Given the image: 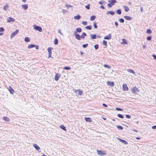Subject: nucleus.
<instances>
[{
    "instance_id": "603ef678",
    "label": "nucleus",
    "mask_w": 156,
    "mask_h": 156,
    "mask_svg": "<svg viewBox=\"0 0 156 156\" xmlns=\"http://www.w3.org/2000/svg\"><path fill=\"white\" fill-rule=\"evenodd\" d=\"M151 38L150 36H148L147 37V39L148 41H150L151 39Z\"/></svg>"
},
{
    "instance_id": "39448f33",
    "label": "nucleus",
    "mask_w": 156,
    "mask_h": 156,
    "mask_svg": "<svg viewBox=\"0 0 156 156\" xmlns=\"http://www.w3.org/2000/svg\"><path fill=\"white\" fill-rule=\"evenodd\" d=\"M73 90H74V92L76 93V96H80L82 95V94L83 93V91L80 90V89H78L77 90L74 89Z\"/></svg>"
},
{
    "instance_id": "6e6552de",
    "label": "nucleus",
    "mask_w": 156,
    "mask_h": 156,
    "mask_svg": "<svg viewBox=\"0 0 156 156\" xmlns=\"http://www.w3.org/2000/svg\"><path fill=\"white\" fill-rule=\"evenodd\" d=\"M15 20L13 18L11 17H8L7 18V22L8 23H10L11 22H14Z\"/></svg>"
},
{
    "instance_id": "ddd939ff",
    "label": "nucleus",
    "mask_w": 156,
    "mask_h": 156,
    "mask_svg": "<svg viewBox=\"0 0 156 156\" xmlns=\"http://www.w3.org/2000/svg\"><path fill=\"white\" fill-rule=\"evenodd\" d=\"M21 7L24 10H26L28 9V5L27 4H23L21 5Z\"/></svg>"
},
{
    "instance_id": "c756f323",
    "label": "nucleus",
    "mask_w": 156,
    "mask_h": 156,
    "mask_svg": "<svg viewBox=\"0 0 156 156\" xmlns=\"http://www.w3.org/2000/svg\"><path fill=\"white\" fill-rule=\"evenodd\" d=\"M52 48H48V54H51V49Z\"/></svg>"
},
{
    "instance_id": "473e14b6",
    "label": "nucleus",
    "mask_w": 156,
    "mask_h": 156,
    "mask_svg": "<svg viewBox=\"0 0 156 156\" xmlns=\"http://www.w3.org/2000/svg\"><path fill=\"white\" fill-rule=\"evenodd\" d=\"M116 127L119 130H122L123 129V127L122 126H117Z\"/></svg>"
},
{
    "instance_id": "dca6fc26",
    "label": "nucleus",
    "mask_w": 156,
    "mask_h": 156,
    "mask_svg": "<svg viewBox=\"0 0 156 156\" xmlns=\"http://www.w3.org/2000/svg\"><path fill=\"white\" fill-rule=\"evenodd\" d=\"M107 84L111 87H113L114 86V83L112 82L108 81Z\"/></svg>"
},
{
    "instance_id": "bb28decb",
    "label": "nucleus",
    "mask_w": 156,
    "mask_h": 156,
    "mask_svg": "<svg viewBox=\"0 0 156 156\" xmlns=\"http://www.w3.org/2000/svg\"><path fill=\"white\" fill-rule=\"evenodd\" d=\"M90 36L92 39H95L96 38V35L95 34H90Z\"/></svg>"
},
{
    "instance_id": "2eb2a0df",
    "label": "nucleus",
    "mask_w": 156,
    "mask_h": 156,
    "mask_svg": "<svg viewBox=\"0 0 156 156\" xmlns=\"http://www.w3.org/2000/svg\"><path fill=\"white\" fill-rule=\"evenodd\" d=\"M111 38V34H109L108 35L105 36L104 37V39H110Z\"/></svg>"
},
{
    "instance_id": "aec40b11",
    "label": "nucleus",
    "mask_w": 156,
    "mask_h": 156,
    "mask_svg": "<svg viewBox=\"0 0 156 156\" xmlns=\"http://www.w3.org/2000/svg\"><path fill=\"white\" fill-rule=\"evenodd\" d=\"M87 36V34L86 33L83 32L82 33V35L81 36V37L82 39H84L85 36Z\"/></svg>"
},
{
    "instance_id": "6ab92c4d",
    "label": "nucleus",
    "mask_w": 156,
    "mask_h": 156,
    "mask_svg": "<svg viewBox=\"0 0 156 156\" xmlns=\"http://www.w3.org/2000/svg\"><path fill=\"white\" fill-rule=\"evenodd\" d=\"M75 37L78 40H81V36L78 34H76Z\"/></svg>"
},
{
    "instance_id": "69168bd1",
    "label": "nucleus",
    "mask_w": 156,
    "mask_h": 156,
    "mask_svg": "<svg viewBox=\"0 0 156 156\" xmlns=\"http://www.w3.org/2000/svg\"><path fill=\"white\" fill-rule=\"evenodd\" d=\"M153 57L154 59H156V56L155 55H153Z\"/></svg>"
},
{
    "instance_id": "f704fd0d",
    "label": "nucleus",
    "mask_w": 156,
    "mask_h": 156,
    "mask_svg": "<svg viewBox=\"0 0 156 156\" xmlns=\"http://www.w3.org/2000/svg\"><path fill=\"white\" fill-rule=\"evenodd\" d=\"M36 149V150L38 151L39 152H41V151H40V147H34Z\"/></svg>"
},
{
    "instance_id": "864d4df0",
    "label": "nucleus",
    "mask_w": 156,
    "mask_h": 156,
    "mask_svg": "<svg viewBox=\"0 0 156 156\" xmlns=\"http://www.w3.org/2000/svg\"><path fill=\"white\" fill-rule=\"evenodd\" d=\"M99 3L100 4H102L103 3V2L101 0L99 2Z\"/></svg>"
},
{
    "instance_id": "13d9d810",
    "label": "nucleus",
    "mask_w": 156,
    "mask_h": 156,
    "mask_svg": "<svg viewBox=\"0 0 156 156\" xmlns=\"http://www.w3.org/2000/svg\"><path fill=\"white\" fill-rule=\"evenodd\" d=\"M152 129H155L156 128V126H152Z\"/></svg>"
},
{
    "instance_id": "3c124183",
    "label": "nucleus",
    "mask_w": 156,
    "mask_h": 156,
    "mask_svg": "<svg viewBox=\"0 0 156 156\" xmlns=\"http://www.w3.org/2000/svg\"><path fill=\"white\" fill-rule=\"evenodd\" d=\"M4 31V29L3 27L0 28V32H3Z\"/></svg>"
},
{
    "instance_id": "f8f14e48",
    "label": "nucleus",
    "mask_w": 156,
    "mask_h": 156,
    "mask_svg": "<svg viewBox=\"0 0 156 156\" xmlns=\"http://www.w3.org/2000/svg\"><path fill=\"white\" fill-rule=\"evenodd\" d=\"M8 89L11 94H13L14 92V90L10 86L8 88Z\"/></svg>"
},
{
    "instance_id": "5701e85b",
    "label": "nucleus",
    "mask_w": 156,
    "mask_h": 156,
    "mask_svg": "<svg viewBox=\"0 0 156 156\" xmlns=\"http://www.w3.org/2000/svg\"><path fill=\"white\" fill-rule=\"evenodd\" d=\"M107 14H110L111 15L113 16V15H114L115 12H112L111 11H107Z\"/></svg>"
},
{
    "instance_id": "4c0bfd02",
    "label": "nucleus",
    "mask_w": 156,
    "mask_h": 156,
    "mask_svg": "<svg viewBox=\"0 0 156 156\" xmlns=\"http://www.w3.org/2000/svg\"><path fill=\"white\" fill-rule=\"evenodd\" d=\"M117 116L119 118L122 119H123L124 118L123 116L122 115L120 114H118L117 115Z\"/></svg>"
},
{
    "instance_id": "49530a36",
    "label": "nucleus",
    "mask_w": 156,
    "mask_h": 156,
    "mask_svg": "<svg viewBox=\"0 0 156 156\" xmlns=\"http://www.w3.org/2000/svg\"><path fill=\"white\" fill-rule=\"evenodd\" d=\"M94 27L95 28H98V27L96 24V23H94Z\"/></svg>"
},
{
    "instance_id": "2f4dec72",
    "label": "nucleus",
    "mask_w": 156,
    "mask_h": 156,
    "mask_svg": "<svg viewBox=\"0 0 156 156\" xmlns=\"http://www.w3.org/2000/svg\"><path fill=\"white\" fill-rule=\"evenodd\" d=\"M60 128L62 129L63 130L66 131V129L65 127L63 125H61L60 126Z\"/></svg>"
},
{
    "instance_id": "09e8293b",
    "label": "nucleus",
    "mask_w": 156,
    "mask_h": 156,
    "mask_svg": "<svg viewBox=\"0 0 156 156\" xmlns=\"http://www.w3.org/2000/svg\"><path fill=\"white\" fill-rule=\"evenodd\" d=\"M104 66L105 67H107V68H108L109 69L110 68V66H109L107 65H106V64H104Z\"/></svg>"
},
{
    "instance_id": "c03bdc74",
    "label": "nucleus",
    "mask_w": 156,
    "mask_h": 156,
    "mask_svg": "<svg viewBox=\"0 0 156 156\" xmlns=\"http://www.w3.org/2000/svg\"><path fill=\"white\" fill-rule=\"evenodd\" d=\"M87 23L86 21H82V23L84 25H87Z\"/></svg>"
},
{
    "instance_id": "7c9ffc66",
    "label": "nucleus",
    "mask_w": 156,
    "mask_h": 156,
    "mask_svg": "<svg viewBox=\"0 0 156 156\" xmlns=\"http://www.w3.org/2000/svg\"><path fill=\"white\" fill-rule=\"evenodd\" d=\"M24 40L26 42H29L30 41V39L28 37H26L24 39Z\"/></svg>"
},
{
    "instance_id": "052dcab7",
    "label": "nucleus",
    "mask_w": 156,
    "mask_h": 156,
    "mask_svg": "<svg viewBox=\"0 0 156 156\" xmlns=\"http://www.w3.org/2000/svg\"><path fill=\"white\" fill-rule=\"evenodd\" d=\"M103 105L104 106V107H107V105L106 104H104V103H103Z\"/></svg>"
},
{
    "instance_id": "20e7f679",
    "label": "nucleus",
    "mask_w": 156,
    "mask_h": 156,
    "mask_svg": "<svg viewBox=\"0 0 156 156\" xmlns=\"http://www.w3.org/2000/svg\"><path fill=\"white\" fill-rule=\"evenodd\" d=\"M33 28L34 30H37L40 32H41L42 31V28L40 26L36 25H33Z\"/></svg>"
},
{
    "instance_id": "4468645a",
    "label": "nucleus",
    "mask_w": 156,
    "mask_h": 156,
    "mask_svg": "<svg viewBox=\"0 0 156 156\" xmlns=\"http://www.w3.org/2000/svg\"><path fill=\"white\" fill-rule=\"evenodd\" d=\"M9 8V6L7 4H6L5 5L3 6V9L5 11H7L8 10Z\"/></svg>"
},
{
    "instance_id": "5fc2aeb1",
    "label": "nucleus",
    "mask_w": 156,
    "mask_h": 156,
    "mask_svg": "<svg viewBox=\"0 0 156 156\" xmlns=\"http://www.w3.org/2000/svg\"><path fill=\"white\" fill-rule=\"evenodd\" d=\"M58 32L60 34H61L62 35H63V34L61 33V31L60 30H58Z\"/></svg>"
},
{
    "instance_id": "b1692460",
    "label": "nucleus",
    "mask_w": 156,
    "mask_h": 156,
    "mask_svg": "<svg viewBox=\"0 0 156 156\" xmlns=\"http://www.w3.org/2000/svg\"><path fill=\"white\" fill-rule=\"evenodd\" d=\"M81 18V17L80 16H79V15H78L77 16H75L74 17V18L75 19L77 20H79Z\"/></svg>"
},
{
    "instance_id": "a211bd4d",
    "label": "nucleus",
    "mask_w": 156,
    "mask_h": 156,
    "mask_svg": "<svg viewBox=\"0 0 156 156\" xmlns=\"http://www.w3.org/2000/svg\"><path fill=\"white\" fill-rule=\"evenodd\" d=\"M127 71L129 72H130L131 73H132L134 75L135 74V72L133 69H127Z\"/></svg>"
},
{
    "instance_id": "412c9836",
    "label": "nucleus",
    "mask_w": 156,
    "mask_h": 156,
    "mask_svg": "<svg viewBox=\"0 0 156 156\" xmlns=\"http://www.w3.org/2000/svg\"><path fill=\"white\" fill-rule=\"evenodd\" d=\"M124 17L126 20H130L132 19V18L131 17L129 16H124Z\"/></svg>"
},
{
    "instance_id": "0e129e2a",
    "label": "nucleus",
    "mask_w": 156,
    "mask_h": 156,
    "mask_svg": "<svg viewBox=\"0 0 156 156\" xmlns=\"http://www.w3.org/2000/svg\"><path fill=\"white\" fill-rule=\"evenodd\" d=\"M22 1L24 3H25L26 2L27 0H22Z\"/></svg>"
},
{
    "instance_id": "6e6d98bb",
    "label": "nucleus",
    "mask_w": 156,
    "mask_h": 156,
    "mask_svg": "<svg viewBox=\"0 0 156 156\" xmlns=\"http://www.w3.org/2000/svg\"><path fill=\"white\" fill-rule=\"evenodd\" d=\"M116 110H118V111H122V109H121V108H116Z\"/></svg>"
},
{
    "instance_id": "de8ad7c7",
    "label": "nucleus",
    "mask_w": 156,
    "mask_h": 156,
    "mask_svg": "<svg viewBox=\"0 0 156 156\" xmlns=\"http://www.w3.org/2000/svg\"><path fill=\"white\" fill-rule=\"evenodd\" d=\"M94 47L96 49H97L98 48V44H96L94 46Z\"/></svg>"
},
{
    "instance_id": "79ce46f5",
    "label": "nucleus",
    "mask_w": 156,
    "mask_h": 156,
    "mask_svg": "<svg viewBox=\"0 0 156 156\" xmlns=\"http://www.w3.org/2000/svg\"><path fill=\"white\" fill-rule=\"evenodd\" d=\"M70 69V67L67 66L64 67L63 68L64 69L69 70Z\"/></svg>"
},
{
    "instance_id": "a878e982",
    "label": "nucleus",
    "mask_w": 156,
    "mask_h": 156,
    "mask_svg": "<svg viewBox=\"0 0 156 156\" xmlns=\"http://www.w3.org/2000/svg\"><path fill=\"white\" fill-rule=\"evenodd\" d=\"M2 119L6 122H8L9 121V118L7 117H4L2 118Z\"/></svg>"
},
{
    "instance_id": "f03ea898",
    "label": "nucleus",
    "mask_w": 156,
    "mask_h": 156,
    "mask_svg": "<svg viewBox=\"0 0 156 156\" xmlns=\"http://www.w3.org/2000/svg\"><path fill=\"white\" fill-rule=\"evenodd\" d=\"M97 152L98 154L100 156H104L106 154V152L103 150H97Z\"/></svg>"
},
{
    "instance_id": "c9c22d12",
    "label": "nucleus",
    "mask_w": 156,
    "mask_h": 156,
    "mask_svg": "<svg viewBox=\"0 0 156 156\" xmlns=\"http://www.w3.org/2000/svg\"><path fill=\"white\" fill-rule=\"evenodd\" d=\"M147 33L148 34H151L152 33V31L150 29H148L147 30Z\"/></svg>"
},
{
    "instance_id": "1a4fd4ad",
    "label": "nucleus",
    "mask_w": 156,
    "mask_h": 156,
    "mask_svg": "<svg viewBox=\"0 0 156 156\" xmlns=\"http://www.w3.org/2000/svg\"><path fill=\"white\" fill-rule=\"evenodd\" d=\"M123 90L127 91L128 90V88L126 84H123L122 85Z\"/></svg>"
},
{
    "instance_id": "c85d7f7f",
    "label": "nucleus",
    "mask_w": 156,
    "mask_h": 156,
    "mask_svg": "<svg viewBox=\"0 0 156 156\" xmlns=\"http://www.w3.org/2000/svg\"><path fill=\"white\" fill-rule=\"evenodd\" d=\"M96 18V16H91L90 20L91 21H93Z\"/></svg>"
},
{
    "instance_id": "37998d69",
    "label": "nucleus",
    "mask_w": 156,
    "mask_h": 156,
    "mask_svg": "<svg viewBox=\"0 0 156 156\" xmlns=\"http://www.w3.org/2000/svg\"><path fill=\"white\" fill-rule=\"evenodd\" d=\"M65 7L67 8V9L69 8V7H72V6L70 5H68L67 4H66L65 5Z\"/></svg>"
},
{
    "instance_id": "4d7b16f0",
    "label": "nucleus",
    "mask_w": 156,
    "mask_h": 156,
    "mask_svg": "<svg viewBox=\"0 0 156 156\" xmlns=\"http://www.w3.org/2000/svg\"><path fill=\"white\" fill-rule=\"evenodd\" d=\"M115 26H116V27H117V26L118 25V23L117 22H115Z\"/></svg>"
},
{
    "instance_id": "0eeeda50",
    "label": "nucleus",
    "mask_w": 156,
    "mask_h": 156,
    "mask_svg": "<svg viewBox=\"0 0 156 156\" xmlns=\"http://www.w3.org/2000/svg\"><path fill=\"white\" fill-rule=\"evenodd\" d=\"M18 30H17L14 32L12 33L10 36L11 38H12L15 35H16L18 33Z\"/></svg>"
},
{
    "instance_id": "393cba45",
    "label": "nucleus",
    "mask_w": 156,
    "mask_h": 156,
    "mask_svg": "<svg viewBox=\"0 0 156 156\" xmlns=\"http://www.w3.org/2000/svg\"><path fill=\"white\" fill-rule=\"evenodd\" d=\"M123 7L125 9V11L126 12H127L129 11V9L127 6L124 5L123 6Z\"/></svg>"
},
{
    "instance_id": "9d476101",
    "label": "nucleus",
    "mask_w": 156,
    "mask_h": 156,
    "mask_svg": "<svg viewBox=\"0 0 156 156\" xmlns=\"http://www.w3.org/2000/svg\"><path fill=\"white\" fill-rule=\"evenodd\" d=\"M60 74H59L58 73H56L55 74V80L56 81L58 80L59 79V78L60 77Z\"/></svg>"
},
{
    "instance_id": "774afa93",
    "label": "nucleus",
    "mask_w": 156,
    "mask_h": 156,
    "mask_svg": "<svg viewBox=\"0 0 156 156\" xmlns=\"http://www.w3.org/2000/svg\"><path fill=\"white\" fill-rule=\"evenodd\" d=\"M133 130V131L136 132H137V131L136 130V129H134V130Z\"/></svg>"
},
{
    "instance_id": "a19ab883",
    "label": "nucleus",
    "mask_w": 156,
    "mask_h": 156,
    "mask_svg": "<svg viewBox=\"0 0 156 156\" xmlns=\"http://www.w3.org/2000/svg\"><path fill=\"white\" fill-rule=\"evenodd\" d=\"M86 29L91 30V26H87L85 27Z\"/></svg>"
},
{
    "instance_id": "338daca9",
    "label": "nucleus",
    "mask_w": 156,
    "mask_h": 156,
    "mask_svg": "<svg viewBox=\"0 0 156 156\" xmlns=\"http://www.w3.org/2000/svg\"><path fill=\"white\" fill-rule=\"evenodd\" d=\"M33 146H38L36 144H34L33 145Z\"/></svg>"
},
{
    "instance_id": "423d86ee",
    "label": "nucleus",
    "mask_w": 156,
    "mask_h": 156,
    "mask_svg": "<svg viewBox=\"0 0 156 156\" xmlns=\"http://www.w3.org/2000/svg\"><path fill=\"white\" fill-rule=\"evenodd\" d=\"M34 47H35L36 49H38V46H36L34 44H30L28 46V48L29 49L31 48Z\"/></svg>"
},
{
    "instance_id": "cd10ccee",
    "label": "nucleus",
    "mask_w": 156,
    "mask_h": 156,
    "mask_svg": "<svg viewBox=\"0 0 156 156\" xmlns=\"http://www.w3.org/2000/svg\"><path fill=\"white\" fill-rule=\"evenodd\" d=\"M76 30L78 33L81 32L82 31V29L80 27L77 28L76 29Z\"/></svg>"
},
{
    "instance_id": "a18cd8bd",
    "label": "nucleus",
    "mask_w": 156,
    "mask_h": 156,
    "mask_svg": "<svg viewBox=\"0 0 156 156\" xmlns=\"http://www.w3.org/2000/svg\"><path fill=\"white\" fill-rule=\"evenodd\" d=\"M88 45V44H83V45L82 47L83 48H85Z\"/></svg>"
},
{
    "instance_id": "f257e3e1",
    "label": "nucleus",
    "mask_w": 156,
    "mask_h": 156,
    "mask_svg": "<svg viewBox=\"0 0 156 156\" xmlns=\"http://www.w3.org/2000/svg\"><path fill=\"white\" fill-rule=\"evenodd\" d=\"M109 3L108 4V6L109 7H112L116 2V0H108V1Z\"/></svg>"
},
{
    "instance_id": "680f3d73",
    "label": "nucleus",
    "mask_w": 156,
    "mask_h": 156,
    "mask_svg": "<svg viewBox=\"0 0 156 156\" xmlns=\"http://www.w3.org/2000/svg\"><path fill=\"white\" fill-rule=\"evenodd\" d=\"M100 8L103 9H105V7H104L103 6V5H101V6L100 7Z\"/></svg>"
},
{
    "instance_id": "9b49d317",
    "label": "nucleus",
    "mask_w": 156,
    "mask_h": 156,
    "mask_svg": "<svg viewBox=\"0 0 156 156\" xmlns=\"http://www.w3.org/2000/svg\"><path fill=\"white\" fill-rule=\"evenodd\" d=\"M117 139L119 140L120 142H121L123 144H128L127 142L124 140L121 139L119 138H117Z\"/></svg>"
},
{
    "instance_id": "8fccbe9b",
    "label": "nucleus",
    "mask_w": 156,
    "mask_h": 156,
    "mask_svg": "<svg viewBox=\"0 0 156 156\" xmlns=\"http://www.w3.org/2000/svg\"><path fill=\"white\" fill-rule=\"evenodd\" d=\"M126 117L127 118L130 119L131 118V116L130 115H127L126 116Z\"/></svg>"
},
{
    "instance_id": "4be33fe9",
    "label": "nucleus",
    "mask_w": 156,
    "mask_h": 156,
    "mask_svg": "<svg viewBox=\"0 0 156 156\" xmlns=\"http://www.w3.org/2000/svg\"><path fill=\"white\" fill-rule=\"evenodd\" d=\"M84 119L86 122H91L92 121L91 119L90 118L85 117Z\"/></svg>"
},
{
    "instance_id": "bf43d9fd",
    "label": "nucleus",
    "mask_w": 156,
    "mask_h": 156,
    "mask_svg": "<svg viewBox=\"0 0 156 156\" xmlns=\"http://www.w3.org/2000/svg\"><path fill=\"white\" fill-rule=\"evenodd\" d=\"M86 8L88 9H90V6L89 5H87L86 6Z\"/></svg>"
},
{
    "instance_id": "72a5a7b5",
    "label": "nucleus",
    "mask_w": 156,
    "mask_h": 156,
    "mask_svg": "<svg viewBox=\"0 0 156 156\" xmlns=\"http://www.w3.org/2000/svg\"><path fill=\"white\" fill-rule=\"evenodd\" d=\"M116 13L119 15H120L121 13V11L120 9H118L116 11Z\"/></svg>"
},
{
    "instance_id": "e433bc0d",
    "label": "nucleus",
    "mask_w": 156,
    "mask_h": 156,
    "mask_svg": "<svg viewBox=\"0 0 156 156\" xmlns=\"http://www.w3.org/2000/svg\"><path fill=\"white\" fill-rule=\"evenodd\" d=\"M54 44L55 45H56L58 44V40L57 38H55V40H54Z\"/></svg>"
},
{
    "instance_id": "f3484780",
    "label": "nucleus",
    "mask_w": 156,
    "mask_h": 156,
    "mask_svg": "<svg viewBox=\"0 0 156 156\" xmlns=\"http://www.w3.org/2000/svg\"><path fill=\"white\" fill-rule=\"evenodd\" d=\"M122 42H121V43L122 44H127L128 43H127V41L125 39H122Z\"/></svg>"
},
{
    "instance_id": "58836bf2",
    "label": "nucleus",
    "mask_w": 156,
    "mask_h": 156,
    "mask_svg": "<svg viewBox=\"0 0 156 156\" xmlns=\"http://www.w3.org/2000/svg\"><path fill=\"white\" fill-rule=\"evenodd\" d=\"M107 42L106 41H105V40H103V44L106 47L107 46Z\"/></svg>"
},
{
    "instance_id": "e2e57ef3",
    "label": "nucleus",
    "mask_w": 156,
    "mask_h": 156,
    "mask_svg": "<svg viewBox=\"0 0 156 156\" xmlns=\"http://www.w3.org/2000/svg\"><path fill=\"white\" fill-rule=\"evenodd\" d=\"M51 54H48V58H50L51 57Z\"/></svg>"
},
{
    "instance_id": "7ed1b4c3",
    "label": "nucleus",
    "mask_w": 156,
    "mask_h": 156,
    "mask_svg": "<svg viewBox=\"0 0 156 156\" xmlns=\"http://www.w3.org/2000/svg\"><path fill=\"white\" fill-rule=\"evenodd\" d=\"M139 90L136 87H134L132 89V92L133 93L137 94L139 93Z\"/></svg>"
},
{
    "instance_id": "ea45409f",
    "label": "nucleus",
    "mask_w": 156,
    "mask_h": 156,
    "mask_svg": "<svg viewBox=\"0 0 156 156\" xmlns=\"http://www.w3.org/2000/svg\"><path fill=\"white\" fill-rule=\"evenodd\" d=\"M119 21L121 23H123L124 22V20L122 18L119 19Z\"/></svg>"
}]
</instances>
